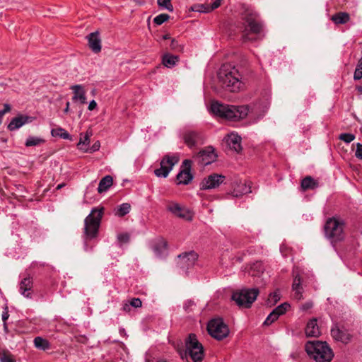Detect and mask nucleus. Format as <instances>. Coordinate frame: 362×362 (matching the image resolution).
Returning <instances> with one entry per match:
<instances>
[{
    "mask_svg": "<svg viewBox=\"0 0 362 362\" xmlns=\"http://www.w3.org/2000/svg\"><path fill=\"white\" fill-rule=\"evenodd\" d=\"M240 18L243 21V40L245 42L256 40L263 30V23L259 21L258 13L252 8L244 6Z\"/></svg>",
    "mask_w": 362,
    "mask_h": 362,
    "instance_id": "1",
    "label": "nucleus"
},
{
    "mask_svg": "<svg viewBox=\"0 0 362 362\" xmlns=\"http://www.w3.org/2000/svg\"><path fill=\"white\" fill-rule=\"evenodd\" d=\"M218 78L221 85L230 92H236L243 87L238 70L230 64L221 66L218 73Z\"/></svg>",
    "mask_w": 362,
    "mask_h": 362,
    "instance_id": "2",
    "label": "nucleus"
},
{
    "mask_svg": "<svg viewBox=\"0 0 362 362\" xmlns=\"http://www.w3.org/2000/svg\"><path fill=\"white\" fill-rule=\"evenodd\" d=\"M104 208H93L90 213L84 220L83 238L84 240V250L88 251L87 241L93 240L98 236Z\"/></svg>",
    "mask_w": 362,
    "mask_h": 362,
    "instance_id": "3",
    "label": "nucleus"
},
{
    "mask_svg": "<svg viewBox=\"0 0 362 362\" xmlns=\"http://www.w3.org/2000/svg\"><path fill=\"white\" fill-rule=\"evenodd\" d=\"M211 110L214 115L231 121L243 119L249 112L247 105L235 106L218 102L211 103Z\"/></svg>",
    "mask_w": 362,
    "mask_h": 362,
    "instance_id": "4",
    "label": "nucleus"
},
{
    "mask_svg": "<svg viewBox=\"0 0 362 362\" xmlns=\"http://www.w3.org/2000/svg\"><path fill=\"white\" fill-rule=\"evenodd\" d=\"M305 351L316 362H330L334 356L333 351L327 342L308 341L305 344Z\"/></svg>",
    "mask_w": 362,
    "mask_h": 362,
    "instance_id": "5",
    "label": "nucleus"
},
{
    "mask_svg": "<svg viewBox=\"0 0 362 362\" xmlns=\"http://www.w3.org/2000/svg\"><path fill=\"white\" fill-rule=\"evenodd\" d=\"M180 357L184 359L189 356L193 362H202L204 353L202 344L198 341L196 334H189L185 339V350L180 351Z\"/></svg>",
    "mask_w": 362,
    "mask_h": 362,
    "instance_id": "6",
    "label": "nucleus"
},
{
    "mask_svg": "<svg viewBox=\"0 0 362 362\" xmlns=\"http://www.w3.org/2000/svg\"><path fill=\"white\" fill-rule=\"evenodd\" d=\"M259 294L258 288H245L234 292L232 299L240 308H250Z\"/></svg>",
    "mask_w": 362,
    "mask_h": 362,
    "instance_id": "7",
    "label": "nucleus"
},
{
    "mask_svg": "<svg viewBox=\"0 0 362 362\" xmlns=\"http://www.w3.org/2000/svg\"><path fill=\"white\" fill-rule=\"evenodd\" d=\"M324 230L325 236L332 242L340 241L344 238L343 223L335 218L327 221Z\"/></svg>",
    "mask_w": 362,
    "mask_h": 362,
    "instance_id": "8",
    "label": "nucleus"
},
{
    "mask_svg": "<svg viewBox=\"0 0 362 362\" xmlns=\"http://www.w3.org/2000/svg\"><path fill=\"white\" fill-rule=\"evenodd\" d=\"M207 331L213 338L219 341L226 338L230 332L228 325L220 317L214 318L208 322Z\"/></svg>",
    "mask_w": 362,
    "mask_h": 362,
    "instance_id": "9",
    "label": "nucleus"
},
{
    "mask_svg": "<svg viewBox=\"0 0 362 362\" xmlns=\"http://www.w3.org/2000/svg\"><path fill=\"white\" fill-rule=\"evenodd\" d=\"M178 161L179 157L176 155L165 156L160 161V167L155 170V175L158 177H166Z\"/></svg>",
    "mask_w": 362,
    "mask_h": 362,
    "instance_id": "10",
    "label": "nucleus"
},
{
    "mask_svg": "<svg viewBox=\"0 0 362 362\" xmlns=\"http://www.w3.org/2000/svg\"><path fill=\"white\" fill-rule=\"evenodd\" d=\"M217 154L212 146H207L193 157L194 161L201 166L208 165L216 161Z\"/></svg>",
    "mask_w": 362,
    "mask_h": 362,
    "instance_id": "11",
    "label": "nucleus"
},
{
    "mask_svg": "<svg viewBox=\"0 0 362 362\" xmlns=\"http://www.w3.org/2000/svg\"><path fill=\"white\" fill-rule=\"evenodd\" d=\"M167 210L170 211L175 216L180 218L191 221L193 218V213L188 208L180 205V204L174 202H169L167 206Z\"/></svg>",
    "mask_w": 362,
    "mask_h": 362,
    "instance_id": "12",
    "label": "nucleus"
},
{
    "mask_svg": "<svg viewBox=\"0 0 362 362\" xmlns=\"http://www.w3.org/2000/svg\"><path fill=\"white\" fill-rule=\"evenodd\" d=\"M192 163V161L188 159L182 162V169L176 177L178 185H188L192 180L193 175L191 173Z\"/></svg>",
    "mask_w": 362,
    "mask_h": 362,
    "instance_id": "13",
    "label": "nucleus"
},
{
    "mask_svg": "<svg viewBox=\"0 0 362 362\" xmlns=\"http://www.w3.org/2000/svg\"><path fill=\"white\" fill-rule=\"evenodd\" d=\"M225 176L216 173L211 174L204 178L201 184L202 189H211L218 187L225 180Z\"/></svg>",
    "mask_w": 362,
    "mask_h": 362,
    "instance_id": "14",
    "label": "nucleus"
},
{
    "mask_svg": "<svg viewBox=\"0 0 362 362\" xmlns=\"http://www.w3.org/2000/svg\"><path fill=\"white\" fill-rule=\"evenodd\" d=\"M331 334L335 341H341L344 344H347L351 341V335L349 331L344 327H339L335 325L331 329Z\"/></svg>",
    "mask_w": 362,
    "mask_h": 362,
    "instance_id": "15",
    "label": "nucleus"
},
{
    "mask_svg": "<svg viewBox=\"0 0 362 362\" xmlns=\"http://www.w3.org/2000/svg\"><path fill=\"white\" fill-rule=\"evenodd\" d=\"M178 258L180 259L179 264L180 267L184 269H188L189 267L194 265L198 255L195 252L191 251L178 255Z\"/></svg>",
    "mask_w": 362,
    "mask_h": 362,
    "instance_id": "16",
    "label": "nucleus"
},
{
    "mask_svg": "<svg viewBox=\"0 0 362 362\" xmlns=\"http://www.w3.org/2000/svg\"><path fill=\"white\" fill-rule=\"evenodd\" d=\"M226 142L229 148L234 151L239 153L242 150L241 137L235 133H230L225 138Z\"/></svg>",
    "mask_w": 362,
    "mask_h": 362,
    "instance_id": "17",
    "label": "nucleus"
},
{
    "mask_svg": "<svg viewBox=\"0 0 362 362\" xmlns=\"http://www.w3.org/2000/svg\"><path fill=\"white\" fill-rule=\"evenodd\" d=\"M90 49L95 53L101 50V40L98 32H94L89 34L87 37Z\"/></svg>",
    "mask_w": 362,
    "mask_h": 362,
    "instance_id": "18",
    "label": "nucleus"
},
{
    "mask_svg": "<svg viewBox=\"0 0 362 362\" xmlns=\"http://www.w3.org/2000/svg\"><path fill=\"white\" fill-rule=\"evenodd\" d=\"M292 291L295 299L300 300L303 298V288L301 285V279L298 274L296 275L293 278Z\"/></svg>",
    "mask_w": 362,
    "mask_h": 362,
    "instance_id": "19",
    "label": "nucleus"
},
{
    "mask_svg": "<svg viewBox=\"0 0 362 362\" xmlns=\"http://www.w3.org/2000/svg\"><path fill=\"white\" fill-rule=\"evenodd\" d=\"M153 251L158 257L167 254V242L163 238L158 239L152 246Z\"/></svg>",
    "mask_w": 362,
    "mask_h": 362,
    "instance_id": "20",
    "label": "nucleus"
},
{
    "mask_svg": "<svg viewBox=\"0 0 362 362\" xmlns=\"http://www.w3.org/2000/svg\"><path fill=\"white\" fill-rule=\"evenodd\" d=\"M305 334L308 337H318L320 335V328L317 324V320H310L305 327Z\"/></svg>",
    "mask_w": 362,
    "mask_h": 362,
    "instance_id": "21",
    "label": "nucleus"
},
{
    "mask_svg": "<svg viewBox=\"0 0 362 362\" xmlns=\"http://www.w3.org/2000/svg\"><path fill=\"white\" fill-rule=\"evenodd\" d=\"M71 89L74 93V95L72 97L73 101H79L81 104L86 103V92L82 86L74 85L71 86Z\"/></svg>",
    "mask_w": 362,
    "mask_h": 362,
    "instance_id": "22",
    "label": "nucleus"
},
{
    "mask_svg": "<svg viewBox=\"0 0 362 362\" xmlns=\"http://www.w3.org/2000/svg\"><path fill=\"white\" fill-rule=\"evenodd\" d=\"M250 192L251 190L249 185H247L245 182H240L234 187L231 194L234 197H239L243 194Z\"/></svg>",
    "mask_w": 362,
    "mask_h": 362,
    "instance_id": "23",
    "label": "nucleus"
},
{
    "mask_svg": "<svg viewBox=\"0 0 362 362\" xmlns=\"http://www.w3.org/2000/svg\"><path fill=\"white\" fill-rule=\"evenodd\" d=\"M301 187L303 190L314 189L318 187V182L310 176H306L301 181Z\"/></svg>",
    "mask_w": 362,
    "mask_h": 362,
    "instance_id": "24",
    "label": "nucleus"
},
{
    "mask_svg": "<svg viewBox=\"0 0 362 362\" xmlns=\"http://www.w3.org/2000/svg\"><path fill=\"white\" fill-rule=\"evenodd\" d=\"M113 179L110 175H106L99 182L98 192L103 193L106 192L112 185Z\"/></svg>",
    "mask_w": 362,
    "mask_h": 362,
    "instance_id": "25",
    "label": "nucleus"
},
{
    "mask_svg": "<svg viewBox=\"0 0 362 362\" xmlns=\"http://www.w3.org/2000/svg\"><path fill=\"white\" fill-rule=\"evenodd\" d=\"M331 20L335 24H345L350 20V16L346 12H339L333 15Z\"/></svg>",
    "mask_w": 362,
    "mask_h": 362,
    "instance_id": "26",
    "label": "nucleus"
},
{
    "mask_svg": "<svg viewBox=\"0 0 362 362\" xmlns=\"http://www.w3.org/2000/svg\"><path fill=\"white\" fill-rule=\"evenodd\" d=\"M45 143V139L41 136H29L25 142L27 147L40 146Z\"/></svg>",
    "mask_w": 362,
    "mask_h": 362,
    "instance_id": "27",
    "label": "nucleus"
},
{
    "mask_svg": "<svg viewBox=\"0 0 362 362\" xmlns=\"http://www.w3.org/2000/svg\"><path fill=\"white\" fill-rule=\"evenodd\" d=\"M198 137L199 136L197 132L191 131L185 134L184 140L187 146L192 147L197 144Z\"/></svg>",
    "mask_w": 362,
    "mask_h": 362,
    "instance_id": "28",
    "label": "nucleus"
},
{
    "mask_svg": "<svg viewBox=\"0 0 362 362\" xmlns=\"http://www.w3.org/2000/svg\"><path fill=\"white\" fill-rule=\"evenodd\" d=\"M178 60H179L178 57L171 55L170 54H165L163 57L162 62H163V64L165 66H166L168 68H172L174 66H175V64H177Z\"/></svg>",
    "mask_w": 362,
    "mask_h": 362,
    "instance_id": "29",
    "label": "nucleus"
},
{
    "mask_svg": "<svg viewBox=\"0 0 362 362\" xmlns=\"http://www.w3.org/2000/svg\"><path fill=\"white\" fill-rule=\"evenodd\" d=\"M33 287V280L31 278H24V298L32 299L34 296L33 291H31Z\"/></svg>",
    "mask_w": 362,
    "mask_h": 362,
    "instance_id": "30",
    "label": "nucleus"
},
{
    "mask_svg": "<svg viewBox=\"0 0 362 362\" xmlns=\"http://www.w3.org/2000/svg\"><path fill=\"white\" fill-rule=\"evenodd\" d=\"M33 342L37 349L45 351L50 348L49 341L41 337H35Z\"/></svg>",
    "mask_w": 362,
    "mask_h": 362,
    "instance_id": "31",
    "label": "nucleus"
},
{
    "mask_svg": "<svg viewBox=\"0 0 362 362\" xmlns=\"http://www.w3.org/2000/svg\"><path fill=\"white\" fill-rule=\"evenodd\" d=\"M90 135H91L90 133L86 132L85 136L80 139V141H79V142L77 144L78 148L80 150H82L84 152H88V146H89V144H90Z\"/></svg>",
    "mask_w": 362,
    "mask_h": 362,
    "instance_id": "32",
    "label": "nucleus"
},
{
    "mask_svg": "<svg viewBox=\"0 0 362 362\" xmlns=\"http://www.w3.org/2000/svg\"><path fill=\"white\" fill-rule=\"evenodd\" d=\"M23 126V115H19L13 118L8 125V129L10 131H14L19 129Z\"/></svg>",
    "mask_w": 362,
    "mask_h": 362,
    "instance_id": "33",
    "label": "nucleus"
},
{
    "mask_svg": "<svg viewBox=\"0 0 362 362\" xmlns=\"http://www.w3.org/2000/svg\"><path fill=\"white\" fill-rule=\"evenodd\" d=\"M191 10L199 13H209V4H196L191 7Z\"/></svg>",
    "mask_w": 362,
    "mask_h": 362,
    "instance_id": "34",
    "label": "nucleus"
},
{
    "mask_svg": "<svg viewBox=\"0 0 362 362\" xmlns=\"http://www.w3.org/2000/svg\"><path fill=\"white\" fill-rule=\"evenodd\" d=\"M130 209L131 206L129 204L123 203L118 206L116 214L118 216L122 217L127 214L130 211Z\"/></svg>",
    "mask_w": 362,
    "mask_h": 362,
    "instance_id": "35",
    "label": "nucleus"
},
{
    "mask_svg": "<svg viewBox=\"0 0 362 362\" xmlns=\"http://www.w3.org/2000/svg\"><path fill=\"white\" fill-rule=\"evenodd\" d=\"M51 134L54 136H59L61 138L64 139H68L70 138V134L65 129H64L62 128L52 129L51 131Z\"/></svg>",
    "mask_w": 362,
    "mask_h": 362,
    "instance_id": "36",
    "label": "nucleus"
},
{
    "mask_svg": "<svg viewBox=\"0 0 362 362\" xmlns=\"http://www.w3.org/2000/svg\"><path fill=\"white\" fill-rule=\"evenodd\" d=\"M264 267L262 262H257L254 263L251 267V275L255 276L259 273H262L264 272Z\"/></svg>",
    "mask_w": 362,
    "mask_h": 362,
    "instance_id": "37",
    "label": "nucleus"
},
{
    "mask_svg": "<svg viewBox=\"0 0 362 362\" xmlns=\"http://www.w3.org/2000/svg\"><path fill=\"white\" fill-rule=\"evenodd\" d=\"M0 362H16L14 356L8 351L0 352Z\"/></svg>",
    "mask_w": 362,
    "mask_h": 362,
    "instance_id": "38",
    "label": "nucleus"
},
{
    "mask_svg": "<svg viewBox=\"0 0 362 362\" xmlns=\"http://www.w3.org/2000/svg\"><path fill=\"white\" fill-rule=\"evenodd\" d=\"M289 307L290 305L288 303H284L280 305L277 306L275 309L273 310V311L276 313L278 317H279L280 315L284 314Z\"/></svg>",
    "mask_w": 362,
    "mask_h": 362,
    "instance_id": "39",
    "label": "nucleus"
},
{
    "mask_svg": "<svg viewBox=\"0 0 362 362\" xmlns=\"http://www.w3.org/2000/svg\"><path fill=\"white\" fill-rule=\"evenodd\" d=\"M172 0H157L158 5L169 11H173V6L171 4Z\"/></svg>",
    "mask_w": 362,
    "mask_h": 362,
    "instance_id": "40",
    "label": "nucleus"
},
{
    "mask_svg": "<svg viewBox=\"0 0 362 362\" xmlns=\"http://www.w3.org/2000/svg\"><path fill=\"white\" fill-rule=\"evenodd\" d=\"M170 18V16L167 13H161L156 16L153 19L155 24L160 25Z\"/></svg>",
    "mask_w": 362,
    "mask_h": 362,
    "instance_id": "41",
    "label": "nucleus"
},
{
    "mask_svg": "<svg viewBox=\"0 0 362 362\" xmlns=\"http://www.w3.org/2000/svg\"><path fill=\"white\" fill-rule=\"evenodd\" d=\"M339 139L346 144H349L355 139V135L349 133H343L339 136Z\"/></svg>",
    "mask_w": 362,
    "mask_h": 362,
    "instance_id": "42",
    "label": "nucleus"
},
{
    "mask_svg": "<svg viewBox=\"0 0 362 362\" xmlns=\"http://www.w3.org/2000/svg\"><path fill=\"white\" fill-rule=\"evenodd\" d=\"M279 317L276 315V313L272 311L266 318V320L264 322V325H270L274 322H275Z\"/></svg>",
    "mask_w": 362,
    "mask_h": 362,
    "instance_id": "43",
    "label": "nucleus"
},
{
    "mask_svg": "<svg viewBox=\"0 0 362 362\" xmlns=\"http://www.w3.org/2000/svg\"><path fill=\"white\" fill-rule=\"evenodd\" d=\"M170 48L171 49L177 52L182 51L183 49V47L180 45H179L178 42L175 39H173L171 40Z\"/></svg>",
    "mask_w": 362,
    "mask_h": 362,
    "instance_id": "44",
    "label": "nucleus"
},
{
    "mask_svg": "<svg viewBox=\"0 0 362 362\" xmlns=\"http://www.w3.org/2000/svg\"><path fill=\"white\" fill-rule=\"evenodd\" d=\"M129 303L131 305V307L139 308L142 306V302L140 298H132L131 300L129 301Z\"/></svg>",
    "mask_w": 362,
    "mask_h": 362,
    "instance_id": "45",
    "label": "nucleus"
},
{
    "mask_svg": "<svg viewBox=\"0 0 362 362\" xmlns=\"http://www.w3.org/2000/svg\"><path fill=\"white\" fill-rule=\"evenodd\" d=\"M194 306L195 303H194V301L188 300L184 304V309L185 310V311L189 313L194 310Z\"/></svg>",
    "mask_w": 362,
    "mask_h": 362,
    "instance_id": "46",
    "label": "nucleus"
},
{
    "mask_svg": "<svg viewBox=\"0 0 362 362\" xmlns=\"http://www.w3.org/2000/svg\"><path fill=\"white\" fill-rule=\"evenodd\" d=\"M11 110V106L9 104L5 103L4 105V109L0 110V124L2 122V117L6 113L10 112Z\"/></svg>",
    "mask_w": 362,
    "mask_h": 362,
    "instance_id": "47",
    "label": "nucleus"
},
{
    "mask_svg": "<svg viewBox=\"0 0 362 362\" xmlns=\"http://www.w3.org/2000/svg\"><path fill=\"white\" fill-rule=\"evenodd\" d=\"M280 300V293L279 292H274L269 295V300L274 303H277Z\"/></svg>",
    "mask_w": 362,
    "mask_h": 362,
    "instance_id": "48",
    "label": "nucleus"
},
{
    "mask_svg": "<svg viewBox=\"0 0 362 362\" xmlns=\"http://www.w3.org/2000/svg\"><path fill=\"white\" fill-rule=\"evenodd\" d=\"M313 306V303L312 301L309 300L305 302V303L302 304L300 307V310L302 311H307L310 309H311Z\"/></svg>",
    "mask_w": 362,
    "mask_h": 362,
    "instance_id": "49",
    "label": "nucleus"
},
{
    "mask_svg": "<svg viewBox=\"0 0 362 362\" xmlns=\"http://www.w3.org/2000/svg\"><path fill=\"white\" fill-rule=\"evenodd\" d=\"M355 156L357 158L362 159V144H361V143L356 144V150L355 152Z\"/></svg>",
    "mask_w": 362,
    "mask_h": 362,
    "instance_id": "50",
    "label": "nucleus"
},
{
    "mask_svg": "<svg viewBox=\"0 0 362 362\" xmlns=\"http://www.w3.org/2000/svg\"><path fill=\"white\" fill-rule=\"evenodd\" d=\"M221 1L222 0H214L212 4H209V9L210 12L218 8L221 6Z\"/></svg>",
    "mask_w": 362,
    "mask_h": 362,
    "instance_id": "51",
    "label": "nucleus"
},
{
    "mask_svg": "<svg viewBox=\"0 0 362 362\" xmlns=\"http://www.w3.org/2000/svg\"><path fill=\"white\" fill-rule=\"evenodd\" d=\"M100 147V144L98 141L95 142L91 147H88V151L89 153L95 152L99 150Z\"/></svg>",
    "mask_w": 362,
    "mask_h": 362,
    "instance_id": "52",
    "label": "nucleus"
},
{
    "mask_svg": "<svg viewBox=\"0 0 362 362\" xmlns=\"http://www.w3.org/2000/svg\"><path fill=\"white\" fill-rule=\"evenodd\" d=\"M117 239L119 242L127 243L129 240V236L127 233H122V234L118 235Z\"/></svg>",
    "mask_w": 362,
    "mask_h": 362,
    "instance_id": "53",
    "label": "nucleus"
},
{
    "mask_svg": "<svg viewBox=\"0 0 362 362\" xmlns=\"http://www.w3.org/2000/svg\"><path fill=\"white\" fill-rule=\"evenodd\" d=\"M361 78H362V71L358 69H356L354 71V80L358 81V80H361Z\"/></svg>",
    "mask_w": 362,
    "mask_h": 362,
    "instance_id": "54",
    "label": "nucleus"
},
{
    "mask_svg": "<svg viewBox=\"0 0 362 362\" xmlns=\"http://www.w3.org/2000/svg\"><path fill=\"white\" fill-rule=\"evenodd\" d=\"M8 317H9V315L8 313V311L6 310L5 311L3 312V313L1 315V318H2V320L4 322V329L6 331L7 330V326H6V321L8 318Z\"/></svg>",
    "mask_w": 362,
    "mask_h": 362,
    "instance_id": "55",
    "label": "nucleus"
},
{
    "mask_svg": "<svg viewBox=\"0 0 362 362\" xmlns=\"http://www.w3.org/2000/svg\"><path fill=\"white\" fill-rule=\"evenodd\" d=\"M122 310L126 313H129L131 310V305L129 302H125L122 305Z\"/></svg>",
    "mask_w": 362,
    "mask_h": 362,
    "instance_id": "56",
    "label": "nucleus"
},
{
    "mask_svg": "<svg viewBox=\"0 0 362 362\" xmlns=\"http://www.w3.org/2000/svg\"><path fill=\"white\" fill-rule=\"evenodd\" d=\"M96 107H97V103L95 102V100H92L89 103V105H88V109L90 111H92V110H95Z\"/></svg>",
    "mask_w": 362,
    "mask_h": 362,
    "instance_id": "57",
    "label": "nucleus"
},
{
    "mask_svg": "<svg viewBox=\"0 0 362 362\" xmlns=\"http://www.w3.org/2000/svg\"><path fill=\"white\" fill-rule=\"evenodd\" d=\"M33 118L31 117L24 116V124L27 123H30L33 121Z\"/></svg>",
    "mask_w": 362,
    "mask_h": 362,
    "instance_id": "58",
    "label": "nucleus"
},
{
    "mask_svg": "<svg viewBox=\"0 0 362 362\" xmlns=\"http://www.w3.org/2000/svg\"><path fill=\"white\" fill-rule=\"evenodd\" d=\"M356 69H358L362 71V57L358 61Z\"/></svg>",
    "mask_w": 362,
    "mask_h": 362,
    "instance_id": "59",
    "label": "nucleus"
},
{
    "mask_svg": "<svg viewBox=\"0 0 362 362\" xmlns=\"http://www.w3.org/2000/svg\"><path fill=\"white\" fill-rule=\"evenodd\" d=\"M69 106H70V103H69V102H66V107H65V109L64 110V112L65 113L69 112Z\"/></svg>",
    "mask_w": 362,
    "mask_h": 362,
    "instance_id": "60",
    "label": "nucleus"
},
{
    "mask_svg": "<svg viewBox=\"0 0 362 362\" xmlns=\"http://www.w3.org/2000/svg\"><path fill=\"white\" fill-rule=\"evenodd\" d=\"M19 290H20L21 293H23V281H21L19 283Z\"/></svg>",
    "mask_w": 362,
    "mask_h": 362,
    "instance_id": "61",
    "label": "nucleus"
},
{
    "mask_svg": "<svg viewBox=\"0 0 362 362\" xmlns=\"http://www.w3.org/2000/svg\"><path fill=\"white\" fill-rule=\"evenodd\" d=\"M162 38H163V40H168V39H170V35H169V34H165V35H164L162 37Z\"/></svg>",
    "mask_w": 362,
    "mask_h": 362,
    "instance_id": "62",
    "label": "nucleus"
},
{
    "mask_svg": "<svg viewBox=\"0 0 362 362\" xmlns=\"http://www.w3.org/2000/svg\"><path fill=\"white\" fill-rule=\"evenodd\" d=\"M356 89L361 93H362V86H357Z\"/></svg>",
    "mask_w": 362,
    "mask_h": 362,
    "instance_id": "63",
    "label": "nucleus"
},
{
    "mask_svg": "<svg viewBox=\"0 0 362 362\" xmlns=\"http://www.w3.org/2000/svg\"><path fill=\"white\" fill-rule=\"evenodd\" d=\"M157 362H167V361L165 360H158V361H157Z\"/></svg>",
    "mask_w": 362,
    "mask_h": 362,
    "instance_id": "64",
    "label": "nucleus"
}]
</instances>
